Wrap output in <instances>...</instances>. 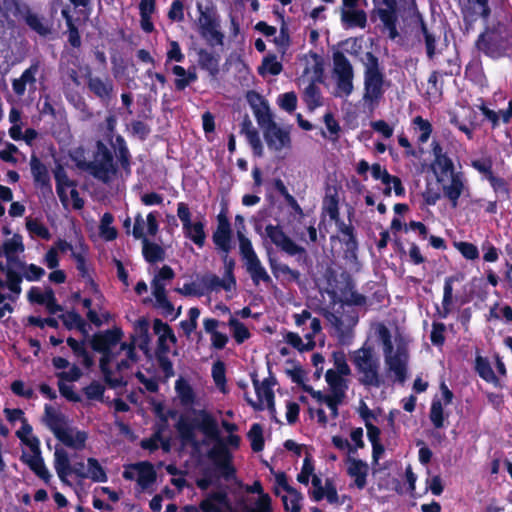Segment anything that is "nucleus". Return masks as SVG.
Returning a JSON list of instances; mask_svg holds the SVG:
<instances>
[{"label":"nucleus","instance_id":"58836bf2","mask_svg":"<svg viewBox=\"0 0 512 512\" xmlns=\"http://www.w3.org/2000/svg\"><path fill=\"white\" fill-rule=\"evenodd\" d=\"M475 371L487 383L497 385L499 382L498 377L495 375L487 358L480 355L475 358Z\"/></svg>","mask_w":512,"mask_h":512},{"label":"nucleus","instance_id":"39448f33","mask_svg":"<svg viewBox=\"0 0 512 512\" xmlns=\"http://www.w3.org/2000/svg\"><path fill=\"white\" fill-rule=\"evenodd\" d=\"M351 361L359 377L360 384L366 387L379 388L383 384V379L379 374V361L373 354V348L363 346L351 353Z\"/></svg>","mask_w":512,"mask_h":512},{"label":"nucleus","instance_id":"c756f323","mask_svg":"<svg viewBox=\"0 0 512 512\" xmlns=\"http://www.w3.org/2000/svg\"><path fill=\"white\" fill-rule=\"evenodd\" d=\"M54 457V468L58 477L63 483L70 484L67 476L72 473V466L70 465L68 453L63 448H57Z\"/></svg>","mask_w":512,"mask_h":512},{"label":"nucleus","instance_id":"ddd939ff","mask_svg":"<svg viewBox=\"0 0 512 512\" xmlns=\"http://www.w3.org/2000/svg\"><path fill=\"white\" fill-rule=\"evenodd\" d=\"M77 168L91 174L95 179L108 184L118 174L119 164L122 168H129L131 162H75Z\"/></svg>","mask_w":512,"mask_h":512},{"label":"nucleus","instance_id":"5701e85b","mask_svg":"<svg viewBox=\"0 0 512 512\" xmlns=\"http://www.w3.org/2000/svg\"><path fill=\"white\" fill-rule=\"evenodd\" d=\"M30 166L35 185L41 189L44 195H52L50 175L44 162H30Z\"/></svg>","mask_w":512,"mask_h":512},{"label":"nucleus","instance_id":"0e129e2a","mask_svg":"<svg viewBox=\"0 0 512 512\" xmlns=\"http://www.w3.org/2000/svg\"><path fill=\"white\" fill-rule=\"evenodd\" d=\"M253 114L262 129L274 122L268 102L264 103L261 108L254 110Z\"/></svg>","mask_w":512,"mask_h":512},{"label":"nucleus","instance_id":"774afa93","mask_svg":"<svg viewBox=\"0 0 512 512\" xmlns=\"http://www.w3.org/2000/svg\"><path fill=\"white\" fill-rule=\"evenodd\" d=\"M332 358L334 366L336 368V372L343 374L344 376H348L351 374V369L347 364L346 355L342 350L334 351L332 353Z\"/></svg>","mask_w":512,"mask_h":512},{"label":"nucleus","instance_id":"9b49d317","mask_svg":"<svg viewBox=\"0 0 512 512\" xmlns=\"http://www.w3.org/2000/svg\"><path fill=\"white\" fill-rule=\"evenodd\" d=\"M252 383L258 397V402L253 401L250 397L246 396L247 403L256 411H262L264 409L262 400L265 399L267 403V409L274 415L276 412L275 408V395L272 387L277 384L274 377L270 376L265 378L261 383L257 378L256 373L251 374Z\"/></svg>","mask_w":512,"mask_h":512},{"label":"nucleus","instance_id":"393cba45","mask_svg":"<svg viewBox=\"0 0 512 512\" xmlns=\"http://www.w3.org/2000/svg\"><path fill=\"white\" fill-rule=\"evenodd\" d=\"M57 165L53 171L54 178L56 181V191L62 202L67 201V188H72L76 186L75 181L69 179L62 162H55Z\"/></svg>","mask_w":512,"mask_h":512},{"label":"nucleus","instance_id":"338daca9","mask_svg":"<svg viewBox=\"0 0 512 512\" xmlns=\"http://www.w3.org/2000/svg\"><path fill=\"white\" fill-rule=\"evenodd\" d=\"M87 399L101 401L105 392V387L98 381L93 380L89 385L83 388Z\"/></svg>","mask_w":512,"mask_h":512},{"label":"nucleus","instance_id":"c9c22d12","mask_svg":"<svg viewBox=\"0 0 512 512\" xmlns=\"http://www.w3.org/2000/svg\"><path fill=\"white\" fill-rule=\"evenodd\" d=\"M23 20L32 30L41 36H46L51 32V25L49 21L30 10L26 13Z\"/></svg>","mask_w":512,"mask_h":512},{"label":"nucleus","instance_id":"4c0bfd02","mask_svg":"<svg viewBox=\"0 0 512 512\" xmlns=\"http://www.w3.org/2000/svg\"><path fill=\"white\" fill-rule=\"evenodd\" d=\"M143 247H142V254L144 259L148 263H156L158 261H163L165 258V251L164 249L154 242H150L148 238L142 239Z\"/></svg>","mask_w":512,"mask_h":512},{"label":"nucleus","instance_id":"20e7f679","mask_svg":"<svg viewBox=\"0 0 512 512\" xmlns=\"http://www.w3.org/2000/svg\"><path fill=\"white\" fill-rule=\"evenodd\" d=\"M377 335L383 345V353L385 363L390 372H393L396 380L403 384L407 379L408 351L404 345H398L396 352L392 343V335L390 330L384 325L379 324Z\"/></svg>","mask_w":512,"mask_h":512},{"label":"nucleus","instance_id":"412c9836","mask_svg":"<svg viewBox=\"0 0 512 512\" xmlns=\"http://www.w3.org/2000/svg\"><path fill=\"white\" fill-rule=\"evenodd\" d=\"M175 428L183 444H190L195 448L198 447L199 443L196 440L195 429L199 428V424L196 425L194 419L181 415L175 425Z\"/></svg>","mask_w":512,"mask_h":512},{"label":"nucleus","instance_id":"4468645a","mask_svg":"<svg viewBox=\"0 0 512 512\" xmlns=\"http://www.w3.org/2000/svg\"><path fill=\"white\" fill-rule=\"evenodd\" d=\"M41 68L39 60H33L18 78L12 79V90L17 97L34 95L37 90V75Z\"/></svg>","mask_w":512,"mask_h":512},{"label":"nucleus","instance_id":"79ce46f5","mask_svg":"<svg viewBox=\"0 0 512 512\" xmlns=\"http://www.w3.org/2000/svg\"><path fill=\"white\" fill-rule=\"evenodd\" d=\"M32 426L28 423L26 418L22 419L21 428L16 431V436L21 440L22 443L27 445L31 451L38 450V446H40L39 439L35 436H30L32 434Z\"/></svg>","mask_w":512,"mask_h":512},{"label":"nucleus","instance_id":"2eb2a0df","mask_svg":"<svg viewBox=\"0 0 512 512\" xmlns=\"http://www.w3.org/2000/svg\"><path fill=\"white\" fill-rule=\"evenodd\" d=\"M264 138L267 146L271 150L282 151L291 147L290 130L288 127H280L275 122L269 124L265 128Z\"/></svg>","mask_w":512,"mask_h":512},{"label":"nucleus","instance_id":"ea45409f","mask_svg":"<svg viewBox=\"0 0 512 512\" xmlns=\"http://www.w3.org/2000/svg\"><path fill=\"white\" fill-rule=\"evenodd\" d=\"M336 225L343 236L342 242L344 243L346 250L354 254L358 249L355 228L351 224H345L344 221H340Z\"/></svg>","mask_w":512,"mask_h":512},{"label":"nucleus","instance_id":"09e8293b","mask_svg":"<svg viewBox=\"0 0 512 512\" xmlns=\"http://www.w3.org/2000/svg\"><path fill=\"white\" fill-rule=\"evenodd\" d=\"M247 437L251 444V449L253 452H261L264 449L265 441L263 436V428L259 423H254L249 432L247 433Z\"/></svg>","mask_w":512,"mask_h":512},{"label":"nucleus","instance_id":"dca6fc26","mask_svg":"<svg viewBox=\"0 0 512 512\" xmlns=\"http://www.w3.org/2000/svg\"><path fill=\"white\" fill-rule=\"evenodd\" d=\"M89 91L100 100L103 105H108L114 95V84L109 77H99L90 71L86 74Z\"/></svg>","mask_w":512,"mask_h":512},{"label":"nucleus","instance_id":"e2e57ef3","mask_svg":"<svg viewBox=\"0 0 512 512\" xmlns=\"http://www.w3.org/2000/svg\"><path fill=\"white\" fill-rule=\"evenodd\" d=\"M48 293H54L51 287H46L44 292H41L38 287H31L30 290L28 291L27 297L31 303H36L45 306L48 302Z\"/></svg>","mask_w":512,"mask_h":512},{"label":"nucleus","instance_id":"9d476101","mask_svg":"<svg viewBox=\"0 0 512 512\" xmlns=\"http://www.w3.org/2000/svg\"><path fill=\"white\" fill-rule=\"evenodd\" d=\"M197 8L200 35L211 46L223 45L224 35L219 30L220 24L216 13L208 8L203 9L201 4H198Z\"/></svg>","mask_w":512,"mask_h":512},{"label":"nucleus","instance_id":"a211bd4d","mask_svg":"<svg viewBox=\"0 0 512 512\" xmlns=\"http://www.w3.org/2000/svg\"><path fill=\"white\" fill-rule=\"evenodd\" d=\"M3 255L6 257L7 263L15 266H23L24 261L20 260L19 254L25 251L23 237L19 233L13 234L9 239H6L0 248Z\"/></svg>","mask_w":512,"mask_h":512},{"label":"nucleus","instance_id":"8fccbe9b","mask_svg":"<svg viewBox=\"0 0 512 512\" xmlns=\"http://www.w3.org/2000/svg\"><path fill=\"white\" fill-rule=\"evenodd\" d=\"M114 221V217L111 213L106 212L103 214L100 226H99V233L100 236L105 239L106 241H113L117 238V230L111 224Z\"/></svg>","mask_w":512,"mask_h":512},{"label":"nucleus","instance_id":"4d7b16f0","mask_svg":"<svg viewBox=\"0 0 512 512\" xmlns=\"http://www.w3.org/2000/svg\"><path fill=\"white\" fill-rule=\"evenodd\" d=\"M232 232H213L212 240L216 247L223 253L229 254L231 251Z\"/></svg>","mask_w":512,"mask_h":512},{"label":"nucleus","instance_id":"a878e982","mask_svg":"<svg viewBox=\"0 0 512 512\" xmlns=\"http://www.w3.org/2000/svg\"><path fill=\"white\" fill-rule=\"evenodd\" d=\"M487 37L488 41L486 40L485 36H481V38L478 40V48L485 51L486 54L493 58H497L503 55L511 45V37L507 36L498 48H494L493 43L496 41L495 35L488 34Z\"/></svg>","mask_w":512,"mask_h":512},{"label":"nucleus","instance_id":"aec40b11","mask_svg":"<svg viewBox=\"0 0 512 512\" xmlns=\"http://www.w3.org/2000/svg\"><path fill=\"white\" fill-rule=\"evenodd\" d=\"M268 264L276 279L283 277L289 282L298 283L300 281V271L292 269L288 264L280 262L275 256L271 255L270 250H268Z\"/></svg>","mask_w":512,"mask_h":512},{"label":"nucleus","instance_id":"7c9ffc66","mask_svg":"<svg viewBox=\"0 0 512 512\" xmlns=\"http://www.w3.org/2000/svg\"><path fill=\"white\" fill-rule=\"evenodd\" d=\"M412 129L416 136L418 147H422L423 144L428 142L433 131L431 123L421 116L413 118Z\"/></svg>","mask_w":512,"mask_h":512},{"label":"nucleus","instance_id":"c85d7f7f","mask_svg":"<svg viewBox=\"0 0 512 512\" xmlns=\"http://www.w3.org/2000/svg\"><path fill=\"white\" fill-rule=\"evenodd\" d=\"M341 302L348 306H363L367 302L366 296L355 290V284L351 278L345 282L344 288L341 289Z\"/></svg>","mask_w":512,"mask_h":512},{"label":"nucleus","instance_id":"473e14b6","mask_svg":"<svg viewBox=\"0 0 512 512\" xmlns=\"http://www.w3.org/2000/svg\"><path fill=\"white\" fill-rule=\"evenodd\" d=\"M197 55L199 66L203 70H206L212 77H216L219 73L220 57L206 49H199Z\"/></svg>","mask_w":512,"mask_h":512},{"label":"nucleus","instance_id":"de8ad7c7","mask_svg":"<svg viewBox=\"0 0 512 512\" xmlns=\"http://www.w3.org/2000/svg\"><path fill=\"white\" fill-rule=\"evenodd\" d=\"M26 229L30 235L37 236L46 241L52 237L48 227L36 218H26Z\"/></svg>","mask_w":512,"mask_h":512},{"label":"nucleus","instance_id":"c03bdc74","mask_svg":"<svg viewBox=\"0 0 512 512\" xmlns=\"http://www.w3.org/2000/svg\"><path fill=\"white\" fill-rule=\"evenodd\" d=\"M228 326L237 344H242L251 337V333L246 325L233 316L228 320Z\"/></svg>","mask_w":512,"mask_h":512},{"label":"nucleus","instance_id":"a18cd8bd","mask_svg":"<svg viewBox=\"0 0 512 512\" xmlns=\"http://www.w3.org/2000/svg\"><path fill=\"white\" fill-rule=\"evenodd\" d=\"M323 210L336 224L341 221L339 217V198L336 191L325 195L323 199Z\"/></svg>","mask_w":512,"mask_h":512},{"label":"nucleus","instance_id":"6ab92c4d","mask_svg":"<svg viewBox=\"0 0 512 512\" xmlns=\"http://www.w3.org/2000/svg\"><path fill=\"white\" fill-rule=\"evenodd\" d=\"M472 166L483 174L484 178L489 181L494 192L497 194L509 196V187L507 181L503 177L496 176L492 170L493 162H471Z\"/></svg>","mask_w":512,"mask_h":512},{"label":"nucleus","instance_id":"4be33fe9","mask_svg":"<svg viewBox=\"0 0 512 512\" xmlns=\"http://www.w3.org/2000/svg\"><path fill=\"white\" fill-rule=\"evenodd\" d=\"M456 276H448L444 280L442 307L436 305V315L441 319H446L452 312L454 297L453 284L458 281Z\"/></svg>","mask_w":512,"mask_h":512},{"label":"nucleus","instance_id":"bb28decb","mask_svg":"<svg viewBox=\"0 0 512 512\" xmlns=\"http://www.w3.org/2000/svg\"><path fill=\"white\" fill-rule=\"evenodd\" d=\"M32 456H25L23 455L21 457V460L26 463L29 468L42 480L45 482H48L51 475L48 471V469L45 466L44 460L41 457L40 448L38 447V450L32 451Z\"/></svg>","mask_w":512,"mask_h":512},{"label":"nucleus","instance_id":"6e6552de","mask_svg":"<svg viewBox=\"0 0 512 512\" xmlns=\"http://www.w3.org/2000/svg\"><path fill=\"white\" fill-rule=\"evenodd\" d=\"M265 235L281 252L285 253L287 256L295 257L298 264H309L310 258L306 248L297 244L284 232L280 225H266Z\"/></svg>","mask_w":512,"mask_h":512},{"label":"nucleus","instance_id":"e433bc0d","mask_svg":"<svg viewBox=\"0 0 512 512\" xmlns=\"http://www.w3.org/2000/svg\"><path fill=\"white\" fill-rule=\"evenodd\" d=\"M1 9L7 18L21 20L29 11L28 7L20 0H3Z\"/></svg>","mask_w":512,"mask_h":512},{"label":"nucleus","instance_id":"6e6d98bb","mask_svg":"<svg viewBox=\"0 0 512 512\" xmlns=\"http://www.w3.org/2000/svg\"><path fill=\"white\" fill-rule=\"evenodd\" d=\"M23 275L18 271L12 269H6V282L5 286L14 294L19 295L22 291L21 283Z\"/></svg>","mask_w":512,"mask_h":512},{"label":"nucleus","instance_id":"423d86ee","mask_svg":"<svg viewBox=\"0 0 512 512\" xmlns=\"http://www.w3.org/2000/svg\"><path fill=\"white\" fill-rule=\"evenodd\" d=\"M430 167L434 171L439 183L449 179V184H442L443 194L451 206L456 208L458 200L465 188L464 175L455 170L454 162H430Z\"/></svg>","mask_w":512,"mask_h":512},{"label":"nucleus","instance_id":"72a5a7b5","mask_svg":"<svg viewBox=\"0 0 512 512\" xmlns=\"http://www.w3.org/2000/svg\"><path fill=\"white\" fill-rule=\"evenodd\" d=\"M175 391L183 406H192L196 401V394L191 384L180 377L175 382Z\"/></svg>","mask_w":512,"mask_h":512},{"label":"nucleus","instance_id":"1a4fd4ad","mask_svg":"<svg viewBox=\"0 0 512 512\" xmlns=\"http://www.w3.org/2000/svg\"><path fill=\"white\" fill-rule=\"evenodd\" d=\"M333 75L337 83V95L348 96L353 91V67L342 52L333 54Z\"/></svg>","mask_w":512,"mask_h":512},{"label":"nucleus","instance_id":"bf43d9fd","mask_svg":"<svg viewBox=\"0 0 512 512\" xmlns=\"http://www.w3.org/2000/svg\"><path fill=\"white\" fill-rule=\"evenodd\" d=\"M446 326L442 322L434 321L430 333V340L434 346L442 347L445 343Z\"/></svg>","mask_w":512,"mask_h":512},{"label":"nucleus","instance_id":"7ed1b4c3","mask_svg":"<svg viewBox=\"0 0 512 512\" xmlns=\"http://www.w3.org/2000/svg\"><path fill=\"white\" fill-rule=\"evenodd\" d=\"M364 66V93L363 100L371 106L379 103L389 82L385 79L378 58L371 52L365 53L362 58Z\"/></svg>","mask_w":512,"mask_h":512},{"label":"nucleus","instance_id":"680f3d73","mask_svg":"<svg viewBox=\"0 0 512 512\" xmlns=\"http://www.w3.org/2000/svg\"><path fill=\"white\" fill-rule=\"evenodd\" d=\"M314 472V463L310 453H307L304 460L301 472L297 475V481L301 484L307 485L309 483V478L313 475Z\"/></svg>","mask_w":512,"mask_h":512},{"label":"nucleus","instance_id":"864d4df0","mask_svg":"<svg viewBox=\"0 0 512 512\" xmlns=\"http://www.w3.org/2000/svg\"><path fill=\"white\" fill-rule=\"evenodd\" d=\"M342 21L351 25L364 27L366 24V14L362 10L346 9L341 11Z\"/></svg>","mask_w":512,"mask_h":512},{"label":"nucleus","instance_id":"3c124183","mask_svg":"<svg viewBox=\"0 0 512 512\" xmlns=\"http://www.w3.org/2000/svg\"><path fill=\"white\" fill-rule=\"evenodd\" d=\"M87 474L94 482H107L108 477L105 469L101 466L96 458L90 457L87 459Z\"/></svg>","mask_w":512,"mask_h":512},{"label":"nucleus","instance_id":"69168bd1","mask_svg":"<svg viewBox=\"0 0 512 512\" xmlns=\"http://www.w3.org/2000/svg\"><path fill=\"white\" fill-rule=\"evenodd\" d=\"M457 250L467 260H475L479 258V251L476 245L466 241H460L454 243Z\"/></svg>","mask_w":512,"mask_h":512},{"label":"nucleus","instance_id":"b1692460","mask_svg":"<svg viewBox=\"0 0 512 512\" xmlns=\"http://www.w3.org/2000/svg\"><path fill=\"white\" fill-rule=\"evenodd\" d=\"M348 462V475L354 477L355 485L358 489H363L367 484V475L369 470L367 463L355 458H349Z\"/></svg>","mask_w":512,"mask_h":512},{"label":"nucleus","instance_id":"2f4dec72","mask_svg":"<svg viewBox=\"0 0 512 512\" xmlns=\"http://www.w3.org/2000/svg\"><path fill=\"white\" fill-rule=\"evenodd\" d=\"M218 505H228V496L224 491L211 492L205 499H203L199 508L203 512H221Z\"/></svg>","mask_w":512,"mask_h":512},{"label":"nucleus","instance_id":"a19ab883","mask_svg":"<svg viewBox=\"0 0 512 512\" xmlns=\"http://www.w3.org/2000/svg\"><path fill=\"white\" fill-rule=\"evenodd\" d=\"M201 282L205 286L206 290L209 292L218 291L220 289H224L225 291H230L232 288L235 287L226 278L221 279L216 274H211V273L203 275Z\"/></svg>","mask_w":512,"mask_h":512},{"label":"nucleus","instance_id":"f3484780","mask_svg":"<svg viewBox=\"0 0 512 512\" xmlns=\"http://www.w3.org/2000/svg\"><path fill=\"white\" fill-rule=\"evenodd\" d=\"M123 337V331L120 327H113L105 331H99L93 334L90 340V346L95 352L111 351Z\"/></svg>","mask_w":512,"mask_h":512},{"label":"nucleus","instance_id":"f8f14e48","mask_svg":"<svg viewBox=\"0 0 512 512\" xmlns=\"http://www.w3.org/2000/svg\"><path fill=\"white\" fill-rule=\"evenodd\" d=\"M177 216L182 222L185 237L190 239L199 248H202L206 240L204 222L196 221L193 223L191 221L190 209L184 202L177 204Z\"/></svg>","mask_w":512,"mask_h":512},{"label":"nucleus","instance_id":"37998d69","mask_svg":"<svg viewBox=\"0 0 512 512\" xmlns=\"http://www.w3.org/2000/svg\"><path fill=\"white\" fill-rule=\"evenodd\" d=\"M449 417V414L444 412L443 404L440 399H433L431 402L429 418L431 423L436 429L444 427L445 420Z\"/></svg>","mask_w":512,"mask_h":512},{"label":"nucleus","instance_id":"49530a36","mask_svg":"<svg viewBox=\"0 0 512 512\" xmlns=\"http://www.w3.org/2000/svg\"><path fill=\"white\" fill-rule=\"evenodd\" d=\"M342 376L344 375L336 372L333 369L327 370L325 379L331 389V395L340 393L342 396H345L346 384Z\"/></svg>","mask_w":512,"mask_h":512},{"label":"nucleus","instance_id":"0eeeda50","mask_svg":"<svg viewBox=\"0 0 512 512\" xmlns=\"http://www.w3.org/2000/svg\"><path fill=\"white\" fill-rule=\"evenodd\" d=\"M237 238L239 241V252L245 262V268L250 275L254 285H259L260 282L271 284L272 278L262 265L257 253L255 252L252 242L240 230L237 231Z\"/></svg>","mask_w":512,"mask_h":512},{"label":"nucleus","instance_id":"13d9d810","mask_svg":"<svg viewBox=\"0 0 512 512\" xmlns=\"http://www.w3.org/2000/svg\"><path fill=\"white\" fill-rule=\"evenodd\" d=\"M153 331L159 337H168V340L172 343L177 342L173 329L159 318L153 320Z\"/></svg>","mask_w":512,"mask_h":512},{"label":"nucleus","instance_id":"f03ea898","mask_svg":"<svg viewBox=\"0 0 512 512\" xmlns=\"http://www.w3.org/2000/svg\"><path fill=\"white\" fill-rule=\"evenodd\" d=\"M44 421L55 438L66 447L74 450H82L85 447L87 433L70 427L67 416L57 412L51 405L46 404L44 407Z\"/></svg>","mask_w":512,"mask_h":512},{"label":"nucleus","instance_id":"f704fd0d","mask_svg":"<svg viewBox=\"0 0 512 512\" xmlns=\"http://www.w3.org/2000/svg\"><path fill=\"white\" fill-rule=\"evenodd\" d=\"M378 14L385 29L388 31L389 38L395 39L398 36V31L396 29V7L385 6V8H380L378 10Z\"/></svg>","mask_w":512,"mask_h":512},{"label":"nucleus","instance_id":"052dcab7","mask_svg":"<svg viewBox=\"0 0 512 512\" xmlns=\"http://www.w3.org/2000/svg\"><path fill=\"white\" fill-rule=\"evenodd\" d=\"M17 267L24 270L23 277L30 282L38 281L45 275V270L33 263L27 264L24 262L23 266Z\"/></svg>","mask_w":512,"mask_h":512},{"label":"nucleus","instance_id":"cd10ccee","mask_svg":"<svg viewBox=\"0 0 512 512\" xmlns=\"http://www.w3.org/2000/svg\"><path fill=\"white\" fill-rule=\"evenodd\" d=\"M134 468L138 472L137 483L142 489H147L155 483L157 473L152 463L149 461L139 462L134 465Z\"/></svg>","mask_w":512,"mask_h":512},{"label":"nucleus","instance_id":"5fc2aeb1","mask_svg":"<svg viewBox=\"0 0 512 512\" xmlns=\"http://www.w3.org/2000/svg\"><path fill=\"white\" fill-rule=\"evenodd\" d=\"M212 377L216 386L222 391L226 392V366L221 360H217L212 365Z\"/></svg>","mask_w":512,"mask_h":512},{"label":"nucleus","instance_id":"f257e3e1","mask_svg":"<svg viewBox=\"0 0 512 512\" xmlns=\"http://www.w3.org/2000/svg\"><path fill=\"white\" fill-rule=\"evenodd\" d=\"M202 417L199 423V429L208 438L213 441V446L208 450L207 457L212 461L216 470L226 480L235 477L236 469L233 465V454L229 447L238 449L241 438L237 434H229L225 439L221 437L216 419L208 412L201 411Z\"/></svg>","mask_w":512,"mask_h":512},{"label":"nucleus","instance_id":"603ef678","mask_svg":"<svg viewBox=\"0 0 512 512\" xmlns=\"http://www.w3.org/2000/svg\"><path fill=\"white\" fill-rule=\"evenodd\" d=\"M304 101L306 102L310 110L321 106V95L319 88L314 84L310 83L304 90Z\"/></svg>","mask_w":512,"mask_h":512}]
</instances>
